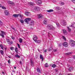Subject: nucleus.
Masks as SVG:
<instances>
[{"mask_svg": "<svg viewBox=\"0 0 75 75\" xmlns=\"http://www.w3.org/2000/svg\"><path fill=\"white\" fill-rule=\"evenodd\" d=\"M25 14L26 16H30V13L29 12L25 11Z\"/></svg>", "mask_w": 75, "mask_h": 75, "instance_id": "2eb2a0df", "label": "nucleus"}, {"mask_svg": "<svg viewBox=\"0 0 75 75\" xmlns=\"http://www.w3.org/2000/svg\"><path fill=\"white\" fill-rule=\"evenodd\" d=\"M57 51V49H55L54 50V52H56V51Z\"/></svg>", "mask_w": 75, "mask_h": 75, "instance_id": "864d4df0", "label": "nucleus"}, {"mask_svg": "<svg viewBox=\"0 0 75 75\" xmlns=\"http://www.w3.org/2000/svg\"><path fill=\"white\" fill-rule=\"evenodd\" d=\"M69 44L71 47H74L75 46V42L72 40H69Z\"/></svg>", "mask_w": 75, "mask_h": 75, "instance_id": "f03ea898", "label": "nucleus"}, {"mask_svg": "<svg viewBox=\"0 0 75 75\" xmlns=\"http://www.w3.org/2000/svg\"><path fill=\"white\" fill-rule=\"evenodd\" d=\"M1 7H2V9H4V10H6V8L4 6H1Z\"/></svg>", "mask_w": 75, "mask_h": 75, "instance_id": "c9c22d12", "label": "nucleus"}, {"mask_svg": "<svg viewBox=\"0 0 75 75\" xmlns=\"http://www.w3.org/2000/svg\"><path fill=\"white\" fill-rule=\"evenodd\" d=\"M56 64H54L52 66V67L53 68H55V67H56Z\"/></svg>", "mask_w": 75, "mask_h": 75, "instance_id": "f704fd0d", "label": "nucleus"}, {"mask_svg": "<svg viewBox=\"0 0 75 75\" xmlns=\"http://www.w3.org/2000/svg\"><path fill=\"white\" fill-rule=\"evenodd\" d=\"M45 52H47V49H45Z\"/></svg>", "mask_w": 75, "mask_h": 75, "instance_id": "13d9d810", "label": "nucleus"}, {"mask_svg": "<svg viewBox=\"0 0 75 75\" xmlns=\"http://www.w3.org/2000/svg\"><path fill=\"white\" fill-rule=\"evenodd\" d=\"M63 46L65 47H67L68 46V43L66 42H64L63 44Z\"/></svg>", "mask_w": 75, "mask_h": 75, "instance_id": "4468645a", "label": "nucleus"}, {"mask_svg": "<svg viewBox=\"0 0 75 75\" xmlns=\"http://www.w3.org/2000/svg\"><path fill=\"white\" fill-rule=\"evenodd\" d=\"M18 46L19 48H20V45L18 44Z\"/></svg>", "mask_w": 75, "mask_h": 75, "instance_id": "8fccbe9b", "label": "nucleus"}, {"mask_svg": "<svg viewBox=\"0 0 75 75\" xmlns=\"http://www.w3.org/2000/svg\"><path fill=\"white\" fill-rule=\"evenodd\" d=\"M45 67H48V65L47 64V63H46L45 64Z\"/></svg>", "mask_w": 75, "mask_h": 75, "instance_id": "e433bc0d", "label": "nucleus"}, {"mask_svg": "<svg viewBox=\"0 0 75 75\" xmlns=\"http://www.w3.org/2000/svg\"><path fill=\"white\" fill-rule=\"evenodd\" d=\"M29 5H30V6H31V7H32V6H34V3L30 2L29 3Z\"/></svg>", "mask_w": 75, "mask_h": 75, "instance_id": "a211bd4d", "label": "nucleus"}, {"mask_svg": "<svg viewBox=\"0 0 75 75\" xmlns=\"http://www.w3.org/2000/svg\"><path fill=\"white\" fill-rule=\"evenodd\" d=\"M59 75H61V74H59Z\"/></svg>", "mask_w": 75, "mask_h": 75, "instance_id": "774afa93", "label": "nucleus"}, {"mask_svg": "<svg viewBox=\"0 0 75 75\" xmlns=\"http://www.w3.org/2000/svg\"><path fill=\"white\" fill-rule=\"evenodd\" d=\"M55 71L56 72H57V71H58V70H56V69H55Z\"/></svg>", "mask_w": 75, "mask_h": 75, "instance_id": "4d7b16f0", "label": "nucleus"}, {"mask_svg": "<svg viewBox=\"0 0 75 75\" xmlns=\"http://www.w3.org/2000/svg\"><path fill=\"white\" fill-rule=\"evenodd\" d=\"M19 42L20 43H21V42H23V40L21 38H20L19 39Z\"/></svg>", "mask_w": 75, "mask_h": 75, "instance_id": "c756f323", "label": "nucleus"}, {"mask_svg": "<svg viewBox=\"0 0 75 75\" xmlns=\"http://www.w3.org/2000/svg\"><path fill=\"white\" fill-rule=\"evenodd\" d=\"M67 29L69 32H71V30L70 29V28L69 27H67Z\"/></svg>", "mask_w": 75, "mask_h": 75, "instance_id": "c85d7f7f", "label": "nucleus"}, {"mask_svg": "<svg viewBox=\"0 0 75 75\" xmlns=\"http://www.w3.org/2000/svg\"><path fill=\"white\" fill-rule=\"evenodd\" d=\"M36 3L37 4H38L39 5L40 4H41L42 2V1L40 0H36L35 1Z\"/></svg>", "mask_w": 75, "mask_h": 75, "instance_id": "7ed1b4c3", "label": "nucleus"}, {"mask_svg": "<svg viewBox=\"0 0 75 75\" xmlns=\"http://www.w3.org/2000/svg\"><path fill=\"white\" fill-rule=\"evenodd\" d=\"M8 44L10 45H11V44H13V41H11L9 43H8Z\"/></svg>", "mask_w": 75, "mask_h": 75, "instance_id": "72a5a7b5", "label": "nucleus"}, {"mask_svg": "<svg viewBox=\"0 0 75 75\" xmlns=\"http://www.w3.org/2000/svg\"><path fill=\"white\" fill-rule=\"evenodd\" d=\"M63 39H64V40H66V38H65V37H64V36H63Z\"/></svg>", "mask_w": 75, "mask_h": 75, "instance_id": "de8ad7c7", "label": "nucleus"}, {"mask_svg": "<svg viewBox=\"0 0 75 75\" xmlns=\"http://www.w3.org/2000/svg\"><path fill=\"white\" fill-rule=\"evenodd\" d=\"M1 33H2L0 34V36H1L2 38H4V35H6V34H5V33H4V32L3 31H1Z\"/></svg>", "mask_w": 75, "mask_h": 75, "instance_id": "39448f33", "label": "nucleus"}, {"mask_svg": "<svg viewBox=\"0 0 75 75\" xmlns=\"http://www.w3.org/2000/svg\"><path fill=\"white\" fill-rule=\"evenodd\" d=\"M34 9L35 10H36V11H39L40 10V8L39 7L36 6L35 7Z\"/></svg>", "mask_w": 75, "mask_h": 75, "instance_id": "6e6552de", "label": "nucleus"}, {"mask_svg": "<svg viewBox=\"0 0 75 75\" xmlns=\"http://www.w3.org/2000/svg\"><path fill=\"white\" fill-rule=\"evenodd\" d=\"M33 39L34 41H35L37 40L38 39L37 37L35 35H34L33 38Z\"/></svg>", "mask_w": 75, "mask_h": 75, "instance_id": "9b49d317", "label": "nucleus"}, {"mask_svg": "<svg viewBox=\"0 0 75 75\" xmlns=\"http://www.w3.org/2000/svg\"><path fill=\"white\" fill-rule=\"evenodd\" d=\"M2 24H3L2 22H1V21H0V26H1V25H2Z\"/></svg>", "mask_w": 75, "mask_h": 75, "instance_id": "ea45409f", "label": "nucleus"}, {"mask_svg": "<svg viewBox=\"0 0 75 75\" xmlns=\"http://www.w3.org/2000/svg\"><path fill=\"white\" fill-rule=\"evenodd\" d=\"M8 64H11V62H10V59H9L8 61Z\"/></svg>", "mask_w": 75, "mask_h": 75, "instance_id": "49530a36", "label": "nucleus"}, {"mask_svg": "<svg viewBox=\"0 0 75 75\" xmlns=\"http://www.w3.org/2000/svg\"><path fill=\"white\" fill-rule=\"evenodd\" d=\"M61 24L63 25L64 26H65V25H67V22H66V21L63 20L61 22Z\"/></svg>", "mask_w": 75, "mask_h": 75, "instance_id": "423d86ee", "label": "nucleus"}, {"mask_svg": "<svg viewBox=\"0 0 75 75\" xmlns=\"http://www.w3.org/2000/svg\"><path fill=\"white\" fill-rule=\"evenodd\" d=\"M40 58L41 59H42V61H43V60H44V58L42 54H40Z\"/></svg>", "mask_w": 75, "mask_h": 75, "instance_id": "f3484780", "label": "nucleus"}, {"mask_svg": "<svg viewBox=\"0 0 75 75\" xmlns=\"http://www.w3.org/2000/svg\"><path fill=\"white\" fill-rule=\"evenodd\" d=\"M19 14H14L13 15V16L15 17V18L18 17L19 16Z\"/></svg>", "mask_w": 75, "mask_h": 75, "instance_id": "dca6fc26", "label": "nucleus"}, {"mask_svg": "<svg viewBox=\"0 0 75 75\" xmlns=\"http://www.w3.org/2000/svg\"><path fill=\"white\" fill-rule=\"evenodd\" d=\"M30 29H33V28H30Z\"/></svg>", "mask_w": 75, "mask_h": 75, "instance_id": "338daca9", "label": "nucleus"}, {"mask_svg": "<svg viewBox=\"0 0 75 75\" xmlns=\"http://www.w3.org/2000/svg\"><path fill=\"white\" fill-rule=\"evenodd\" d=\"M73 58H75V55H74V56H73Z\"/></svg>", "mask_w": 75, "mask_h": 75, "instance_id": "680f3d73", "label": "nucleus"}, {"mask_svg": "<svg viewBox=\"0 0 75 75\" xmlns=\"http://www.w3.org/2000/svg\"><path fill=\"white\" fill-rule=\"evenodd\" d=\"M29 24L30 25H34V22L33 21L31 22Z\"/></svg>", "mask_w": 75, "mask_h": 75, "instance_id": "aec40b11", "label": "nucleus"}, {"mask_svg": "<svg viewBox=\"0 0 75 75\" xmlns=\"http://www.w3.org/2000/svg\"><path fill=\"white\" fill-rule=\"evenodd\" d=\"M52 50H53V49L51 47H50L49 49H48L47 50V51H52Z\"/></svg>", "mask_w": 75, "mask_h": 75, "instance_id": "5701e85b", "label": "nucleus"}, {"mask_svg": "<svg viewBox=\"0 0 75 75\" xmlns=\"http://www.w3.org/2000/svg\"><path fill=\"white\" fill-rule=\"evenodd\" d=\"M18 49H17V47H16L15 49V52H17V51H18V50H17Z\"/></svg>", "mask_w": 75, "mask_h": 75, "instance_id": "37998d69", "label": "nucleus"}, {"mask_svg": "<svg viewBox=\"0 0 75 75\" xmlns=\"http://www.w3.org/2000/svg\"><path fill=\"white\" fill-rule=\"evenodd\" d=\"M38 18L39 19L42 18L44 17V16L42 14H38Z\"/></svg>", "mask_w": 75, "mask_h": 75, "instance_id": "1a4fd4ad", "label": "nucleus"}, {"mask_svg": "<svg viewBox=\"0 0 75 75\" xmlns=\"http://www.w3.org/2000/svg\"><path fill=\"white\" fill-rule=\"evenodd\" d=\"M38 50L39 52H40V50H39V49H38Z\"/></svg>", "mask_w": 75, "mask_h": 75, "instance_id": "e2e57ef3", "label": "nucleus"}, {"mask_svg": "<svg viewBox=\"0 0 75 75\" xmlns=\"http://www.w3.org/2000/svg\"><path fill=\"white\" fill-rule=\"evenodd\" d=\"M43 23L44 24H47V21H46V20H44L43 21Z\"/></svg>", "mask_w": 75, "mask_h": 75, "instance_id": "2f4dec72", "label": "nucleus"}, {"mask_svg": "<svg viewBox=\"0 0 75 75\" xmlns=\"http://www.w3.org/2000/svg\"><path fill=\"white\" fill-rule=\"evenodd\" d=\"M4 13L6 16H8L9 15V11L7 10H5L4 11Z\"/></svg>", "mask_w": 75, "mask_h": 75, "instance_id": "9d476101", "label": "nucleus"}, {"mask_svg": "<svg viewBox=\"0 0 75 75\" xmlns=\"http://www.w3.org/2000/svg\"><path fill=\"white\" fill-rule=\"evenodd\" d=\"M6 41L7 42L9 43V42H10V40L8 39H6Z\"/></svg>", "mask_w": 75, "mask_h": 75, "instance_id": "a18cd8bd", "label": "nucleus"}, {"mask_svg": "<svg viewBox=\"0 0 75 75\" xmlns=\"http://www.w3.org/2000/svg\"><path fill=\"white\" fill-rule=\"evenodd\" d=\"M71 1L74 3H75V0H71Z\"/></svg>", "mask_w": 75, "mask_h": 75, "instance_id": "c03bdc74", "label": "nucleus"}, {"mask_svg": "<svg viewBox=\"0 0 75 75\" xmlns=\"http://www.w3.org/2000/svg\"><path fill=\"white\" fill-rule=\"evenodd\" d=\"M56 24L58 28H59V27H60V24H59V23L57 22L56 23Z\"/></svg>", "mask_w": 75, "mask_h": 75, "instance_id": "6ab92c4d", "label": "nucleus"}, {"mask_svg": "<svg viewBox=\"0 0 75 75\" xmlns=\"http://www.w3.org/2000/svg\"><path fill=\"white\" fill-rule=\"evenodd\" d=\"M11 38L13 40H14V39H15V38H14V37H13V36H11Z\"/></svg>", "mask_w": 75, "mask_h": 75, "instance_id": "09e8293b", "label": "nucleus"}, {"mask_svg": "<svg viewBox=\"0 0 75 75\" xmlns=\"http://www.w3.org/2000/svg\"><path fill=\"white\" fill-rule=\"evenodd\" d=\"M19 14V17H21V18H22V17H23V16L21 14Z\"/></svg>", "mask_w": 75, "mask_h": 75, "instance_id": "79ce46f5", "label": "nucleus"}, {"mask_svg": "<svg viewBox=\"0 0 75 75\" xmlns=\"http://www.w3.org/2000/svg\"><path fill=\"white\" fill-rule=\"evenodd\" d=\"M30 64L31 66L34 67V62H33V60H32V58L30 59Z\"/></svg>", "mask_w": 75, "mask_h": 75, "instance_id": "ddd939ff", "label": "nucleus"}, {"mask_svg": "<svg viewBox=\"0 0 75 75\" xmlns=\"http://www.w3.org/2000/svg\"><path fill=\"white\" fill-rule=\"evenodd\" d=\"M0 47H1V49H2L3 50V45H2V44L0 45Z\"/></svg>", "mask_w": 75, "mask_h": 75, "instance_id": "7c9ffc66", "label": "nucleus"}, {"mask_svg": "<svg viewBox=\"0 0 75 75\" xmlns=\"http://www.w3.org/2000/svg\"><path fill=\"white\" fill-rule=\"evenodd\" d=\"M47 11L49 12H52V11H54V10L52 9H50L49 10H47Z\"/></svg>", "mask_w": 75, "mask_h": 75, "instance_id": "393cba45", "label": "nucleus"}, {"mask_svg": "<svg viewBox=\"0 0 75 75\" xmlns=\"http://www.w3.org/2000/svg\"><path fill=\"white\" fill-rule=\"evenodd\" d=\"M31 20V18H27L25 19V21L27 23V24H29V21Z\"/></svg>", "mask_w": 75, "mask_h": 75, "instance_id": "20e7f679", "label": "nucleus"}, {"mask_svg": "<svg viewBox=\"0 0 75 75\" xmlns=\"http://www.w3.org/2000/svg\"><path fill=\"white\" fill-rule=\"evenodd\" d=\"M20 64H22V62H21V61H20Z\"/></svg>", "mask_w": 75, "mask_h": 75, "instance_id": "5fc2aeb1", "label": "nucleus"}, {"mask_svg": "<svg viewBox=\"0 0 75 75\" xmlns=\"http://www.w3.org/2000/svg\"><path fill=\"white\" fill-rule=\"evenodd\" d=\"M0 52L1 54L2 55H3V54H4V51L2 50H1L0 51Z\"/></svg>", "mask_w": 75, "mask_h": 75, "instance_id": "a878e982", "label": "nucleus"}, {"mask_svg": "<svg viewBox=\"0 0 75 75\" xmlns=\"http://www.w3.org/2000/svg\"><path fill=\"white\" fill-rule=\"evenodd\" d=\"M69 71H72L73 70V68L72 67H70L69 69Z\"/></svg>", "mask_w": 75, "mask_h": 75, "instance_id": "473e14b6", "label": "nucleus"}, {"mask_svg": "<svg viewBox=\"0 0 75 75\" xmlns=\"http://www.w3.org/2000/svg\"><path fill=\"white\" fill-rule=\"evenodd\" d=\"M20 22L21 23H24V20H20Z\"/></svg>", "mask_w": 75, "mask_h": 75, "instance_id": "58836bf2", "label": "nucleus"}, {"mask_svg": "<svg viewBox=\"0 0 75 75\" xmlns=\"http://www.w3.org/2000/svg\"><path fill=\"white\" fill-rule=\"evenodd\" d=\"M64 2H62L61 3V5L62 6H63V5H64Z\"/></svg>", "mask_w": 75, "mask_h": 75, "instance_id": "3c124183", "label": "nucleus"}, {"mask_svg": "<svg viewBox=\"0 0 75 75\" xmlns=\"http://www.w3.org/2000/svg\"><path fill=\"white\" fill-rule=\"evenodd\" d=\"M14 69H16V67H14Z\"/></svg>", "mask_w": 75, "mask_h": 75, "instance_id": "bf43d9fd", "label": "nucleus"}, {"mask_svg": "<svg viewBox=\"0 0 75 75\" xmlns=\"http://www.w3.org/2000/svg\"><path fill=\"white\" fill-rule=\"evenodd\" d=\"M8 4H11L12 6L14 5V3L12 1H8Z\"/></svg>", "mask_w": 75, "mask_h": 75, "instance_id": "f8f14e48", "label": "nucleus"}, {"mask_svg": "<svg viewBox=\"0 0 75 75\" xmlns=\"http://www.w3.org/2000/svg\"><path fill=\"white\" fill-rule=\"evenodd\" d=\"M63 31L64 34H65V33H67V31H66V30H63Z\"/></svg>", "mask_w": 75, "mask_h": 75, "instance_id": "4c0bfd02", "label": "nucleus"}, {"mask_svg": "<svg viewBox=\"0 0 75 75\" xmlns=\"http://www.w3.org/2000/svg\"><path fill=\"white\" fill-rule=\"evenodd\" d=\"M62 45V44H61V43H60V44H59V47H61V46Z\"/></svg>", "mask_w": 75, "mask_h": 75, "instance_id": "603ef678", "label": "nucleus"}, {"mask_svg": "<svg viewBox=\"0 0 75 75\" xmlns=\"http://www.w3.org/2000/svg\"><path fill=\"white\" fill-rule=\"evenodd\" d=\"M70 27H72L73 28H75V23L73 22L71 23V25H69Z\"/></svg>", "mask_w": 75, "mask_h": 75, "instance_id": "0eeeda50", "label": "nucleus"}, {"mask_svg": "<svg viewBox=\"0 0 75 75\" xmlns=\"http://www.w3.org/2000/svg\"><path fill=\"white\" fill-rule=\"evenodd\" d=\"M35 42L36 43L40 44V43H41V40H36L35 41Z\"/></svg>", "mask_w": 75, "mask_h": 75, "instance_id": "412c9836", "label": "nucleus"}, {"mask_svg": "<svg viewBox=\"0 0 75 75\" xmlns=\"http://www.w3.org/2000/svg\"><path fill=\"white\" fill-rule=\"evenodd\" d=\"M12 29H13V30H15V29H14V27H12V26L11 27Z\"/></svg>", "mask_w": 75, "mask_h": 75, "instance_id": "6e6d98bb", "label": "nucleus"}, {"mask_svg": "<svg viewBox=\"0 0 75 75\" xmlns=\"http://www.w3.org/2000/svg\"><path fill=\"white\" fill-rule=\"evenodd\" d=\"M1 5L0 4V7H1Z\"/></svg>", "mask_w": 75, "mask_h": 75, "instance_id": "69168bd1", "label": "nucleus"}, {"mask_svg": "<svg viewBox=\"0 0 75 75\" xmlns=\"http://www.w3.org/2000/svg\"><path fill=\"white\" fill-rule=\"evenodd\" d=\"M52 64H50V66H51V65H52Z\"/></svg>", "mask_w": 75, "mask_h": 75, "instance_id": "0e129e2a", "label": "nucleus"}, {"mask_svg": "<svg viewBox=\"0 0 75 75\" xmlns=\"http://www.w3.org/2000/svg\"><path fill=\"white\" fill-rule=\"evenodd\" d=\"M37 70L38 72L40 73L41 72V70L39 68H37Z\"/></svg>", "mask_w": 75, "mask_h": 75, "instance_id": "4be33fe9", "label": "nucleus"}, {"mask_svg": "<svg viewBox=\"0 0 75 75\" xmlns=\"http://www.w3.org/2000/svg\"><path fill=\"white\" fill-rule=\"evenodd\" d=\"M47 28L48 30H55V28L54 26H53V25L50 24H48L47 26Z\"/></svg>", "mask_w": 75, "mask_h": 75, "instance_id": "f257e3e1", "label": "nucleus"}, {"mask_svg": "<svg viewBox=\"0 0 75 75\" xmlns=\"http://www.w3.org/2000/svg\"><path fill=\"white\" fill-rule=\"evenodd\" d=\"M56 8L57 10H59L61 9V8H59V7H57Z\"/></svg>", "mask_w": 75, "mask_h": 75, "instance_id": "bb28decb", "label": "nucleus"}, {"mask_svg": "<svg viewBox=\"0 0 75 75\" xmlns=\"http://www.w3.org/2000/svg\"><path fill=\"white\" fill-rule=\"evenodd\" d=\"M12 72H15V71L14 70H13Z\"/></svg>", "mask_w": 75, "mask_h": 75, "instance_id": "052dcab7", "label": "nucleus"}, {"mask_svg": "<svg viewBox=\"0 0 75 75\" xmlns=\"http://www.w3.org/2000/svg\"><path fill=\"white\" fill-rule=\"evenodd\" d=\"M71 54V52H67V53H65L66 55H69Z\"/></svg>", "mask_w": 75, "mask_h": 75, "instance_id": "b1692460", "label": "nucleus"}, {"mask_svg": "<svg viewBox=\"0 0 75 75\" xmlns=\"http://www.w3.org/2000/svg\"><path fill=\"white\" fill-rule=\"evenodd\" d=\"M10 50H14V47H11L10 48Z\"/></svg>", "mask_w": 75, "mask_h": 75, "instance_id": "a19ab883", "label": "nucleus"}, {"mask_svg": "<svg viewBox=\"0 0 75 75\" xmlns=\"http://www.w3.org/2000/svg\"><path fill=\"white\" fill-rule=\"evenodd\" d=\"M21 56L18 55H16L15 56L16 57V58H20Z\"/></svg>", "mask_w": 75, "mask_h": 75, "instance_id": "cd10ccee", "label": "nucleus"}]
</instances>
